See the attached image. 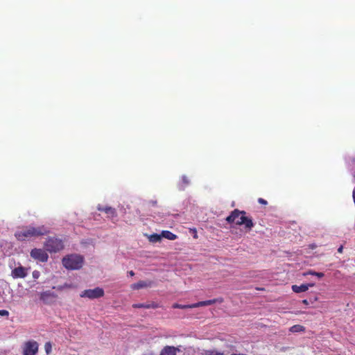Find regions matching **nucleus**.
Returning a JSON list of instances; mask_svg holds the SVG:
<instances>
[{
  "mask_svg": "<svg viewBox=\"0 0 355 355\" xmlns=\"http://www.w3.org/2000/svg\"><path fill=\"white\" fill-rule=\"evenodd\" d=\"M162 237H164L171 241H173L178 238L176 234L168 230H164L162 232Z\"/></svg>",
  "mask_w": 355,
  "mask_h": 355,
  "instance_id": "15",
  "label": "nucleus"
},
{
  "mask_svg": "<svg viewBox=\"0 0 355 355\" xmlns=\"http://www.w3.org/2000/svg\"><path fill=\"white\" fill-rule=\"evenodd\" d=\"M0 315L1 316H8L9 312L7 310H4V309L0 310Z\"/></svg>",
  "mask_w": 355,
  "mask_h": 355,
  "instance_id": "24",
  "label": "nucleus"
},
{
  "mask_svg": "<svg viewBox=\"0 0 355 355\" xmlns=\"http://www.w3.org/2000/svg\"><path fill=\"white\" fill-rule=\"evenodd\" d=\"M49 230L44 225L39 227L27 226L15 233V236L19 241L29 240L33 237L46 235Z\"/></svg>",
  "mask_w": 355,
  "mask_h": 355,
  "instance_id": "1",
  "label": "nucleus"
},
{
  "mask_svg": "<svg viewBox=\"0 0 355 355\" xmlns=\"http://www.w3.org/2000/svg\"><path fill=\"white\" fill-rule=\"evenodd\" d=\"M62 286H58V290H62Z\"/></svg>",
  "mask_w": 355,
  "mask_h": 355,
  "instance_id": "31",
  "label": "nucleus"
},
{
  "mask_svg": "<svg viewBox=\"0 0 355 355\" xmlns=\"http://www.w3.org/2000/svg\"><path fill=\"white\" fill-rule=\"evenodd\" d=\"M302 302L305 305H308L309 304V302L307 300H303Z\"/></svg>",
  "mask_w": 355,
  "mask_h": 355,
  "instance_id": "28",
  "label": "nucleus"
},
{
  "mask_svg": "<svg viewBox=\"0 0 355 355\" xmlns=\"http://www.w3.org/2000/svg\"><path fill=\"white\" fill-rule=\"evenodd\" d=\"M97 209L98 211L105 212L107 215V217L110 218L112 219L117 216L116 209L112 207H109V206L103 207L101 205H98Z\"/></svg>",
  "mask_w": 355,
  "mask_h": 355,
  "instance_id": "11",
  "label": "nucleus"
},
{
  "mask_svg": "<svg viewBox=\"0 0 355 355\" xmlns=\"http://www.w3.org/2000/svg\"><path fill=\"white\" fill-rule=\"evenodd\" d=\"M162 234H151L150 236H149V241L152 242V243H157V242H159L161 240H162Z\"/></svg>",
  "mask_w": 355,
  "mask_h": 355,
  "instance_id": "17",
  "label": "nucleus"
},
{
  "mask_svg": "<svg viewBox=\"0 0 355 355\" xmlns=\"http://www.w3.org/2000/svg\"><path fill=\"white\" fill-rule=\"evenodd\" d=\"M205 306V301L198 302L197 303L191 304L192 309L197 308L200 306Z\"/></svg>",
  "mask_w": 355,
  "mask_h": 355,
  "instance_id": "23",
  "label": "nucleus"
},
{
  "mask_svg": "<svg viewBox=\"0 0 355 355\" xmlns=\"http://www.w3.org/2000/svg\"><path fill=\"white\" fill-rule=\"evenodd\" d=\"M172 308L187 309H192V306H191V304H180L178 303H175L172 305Z\"/></svg>",
  "mask_w": 355,
  "mask_h": 355,
  "instance_id": "19",
  "label": "nucleus"
},
{
  "mask_svg": "<svg viewBox=\"0 0 355 355\" xmlns=\"http://www.w3.org/2000/svg\"><path fill=\"white\" fill-rule=\"evenodd\" d=\"M194 232H195V234H194L193 237L197 238V233H196V230H194Z\"/></svg>",
  "mask_w": 355,
  "mask_h": 355,
  "instance_id": "30",
  "label": "nucleus"
},
{
  "mask_svg": "<svg viewBox=\"0 0 355 355\" xmlns=\"http://www.w3.org/2000/svg\"><path fill=\"white\" fill-rule=\"evenodd\" d=\"M45 250L49 252H58L64 248L62 241L55 237H49L44 244Z\"/></svg>",
  "mask_w": 355,
  "mask_h": 355,
  "instance_id": "4",
  "label": "nucleus"
},
{
  "mask_svg": "<svg viewBox=\"0 0 355 355\" xmlns=\"http://www.w3.org/2000/svg\"><path fill=\"white\" fill-rule=\"evenodd\" d=\"M44 350L46 353V354H49L51 353L52 351V345L51 342H46L44 344Z\"/></svg>",
  "mask_w": 355,
  "mask_h": 355,
  "instance_id": "21",
  "label": "nucleus"
},
{
  "mask_svg": "<svg viewBox=\"0 0 355 355\" xmlns=\"http://www.w3.org/2000/svg\"><path fill=\"white\" fill-rule=\"evenodd\" d=\"M84 262L83 257L78 254H70L63 257L62 265L68 270H78Z\"/></svg>",
  "mask_w": 355,
  "mask_h": 355,
  "instance_id": "3",
  "label": "nucleus"
},
{
  "mask_svg": "<svg viewBox=\"0 0 355 355\" xmlns=\"http://www.w3.org/2000/svg\"><path fill=\"white\" fill-rule=\"evenodd\" d=\"M258 202L260 204H262V205H267L268 204V202L266 200H264L263 198H259L258 199Z\"/></svg>",
  "mask_w": 355,
  "mask_h": 355,
  "instance_id": "25",
  "label": "nucleus"
},
{
  "mask_svg": "<svg viewBox=\"0 0 355 355\" xmlns=\"http://www.w3.org/2000/svg\"><path fill=\"white\" fill-rule=\"evenodd\" d=\"M222 302H223V297H218V298H215L213 300H209L205 301V306H209V305H211V304H214L216 303H222Z\"/></svg>",
  "mask_w": 355,
  "mask_h": 355,
  "instance_id": "18",
  "label": "nucleus"
},
{
  "mask_svg": "<svg viewBox=\"0 0 355 355\" xmlns=\"http://www.w3.org/2000/svg\"><path fill=\"white\" fill-rule=\"evenodd\" d=\"M202 355H224L223 352H218L217 350H205L202 353Z\"/></svg>",
  "mask_w": 355,
  "mask_h": 355,
  "instance_id": "20",
  "label": "nucleus"
},
{
  "mask_svg": "<svg viewBox=\"0 0 355 355\" xmlns=\"http://www.w3.org/2000/svg\"><path fill=\"white\" fill-rule=\"evenodd\" d=\"M290 331L292 333H298L305 331V327L300 324H295L290 328Z\"/></svg>",
  "mask_w": 355,
  "mask_h": 355,
  "instance_id": "16",
  "label": "nucleus"
},
{
  "mask_svg": "<svg viewBox=\"0 0 355 355\" xmlns=\"http://www.w3.org/2000/svg\"><path fill=\"white\" fill-rule=\"evenodd\" d=\"M343 245H340L338 249V253H342L343 252Z\"/></svg>",
  "mask_w": 355,
  "mask_h": 355,
  "instance_id": "27",
  "label": "nucleus"
},
{
  "mask_svg": "<svg viewBox=\"0 0 355 355\" xmlns=\"http://www.w3.org/2000/svg\"><path fill=\"white\" fill-rule=\"evenodd\" d=\"M313 284H301L300 286L297 285H293L292 286V290L293 292L296 293H300L302 292L306 291L309 287L313 286Z\"/></svg>",
  "mask_w": 355,
  "mask_h": 355,
  "instance_id": "13",
  "label": "nucleus"
},
{
  "mask_svg": "<svg viewBox=\"0 0 355 355\" xmlns=\"http://www.w3.org/2000/svg\"><path fill=\"white\" fill-rule=\"evenodd\" d=\"M159 306L158 304L153 302L151 303H147V304H134L132 305L133 308H144V309H157Z\"/></svg>",
  "mask_w": 355,
  "mask_h": 355,
  "instance_id": "14",
  "label": "nucleus"
},
{
  "mask_svg": "<svg viewBox=\"0 0 355 355\" xmlns=\"http://www.w3.org/2000/svg\"><path fill=\"white\" fill-rule=\"evenodd\" d=\"M28 275V269L25 267L19 266L14 268L11 272V276L14 279L24 278Z\"/></svg>",
  "mask_w": 355,
  "mask_h": 355,
  "instance_id": "9",
  "label": "nucleus"
},
{
  "mask_svg": "<svg viewBox=\"0 0 355 355\" xmlns=\"http://www.w3.org/2000/svg\"><path fill=\"white\" fill-rule=\"evenodd\" d=\"M154 282L151 280H141L131 285L133 290H139L144 288H150L154 285Z\"/></svg>",
  "mask_w": 355,
  "mask_h": 355,
  "instance_id": "10",
  "label": "nucleus"
},
{
  "mask_svg": "<svg viewBox=\"0 0 355 355\" xmlns=\"http://www.w3.org/2000/svg\"><path fill=\"white\" fill-rule=\"evenodd\" d=\"M179 351L178 347L166 345L161 350L159 355H176Z\"/></svg>",
  "mask_w": 355,
  "mask_h": 355,
  "instance_id": "12",
  "label": "nucleus"
},
{
  "mask_svg": "<svg viewBox=\"0 0 355 355\" xmlns=\"http://www.w3.org/2000/svg\"><path fill=\"white\" fill-rule=\"evenodd\" d=\"M31 257L35 260L40 262H46L49 259V255L45 250L40 248H34L31 251Z\"/></svg>",
  "mask_w": 355,
  "mask_h": 355,
  "instance_id": "7",
  "label": "nucleus"
},
{
  "mask_svg": "<svg viewBox=\"0 0 355 355\" xmlns=\"http://www.w3.org/2000/svg\"><path fill=\"white\" fill-rule=\"evenodd\" d=\"M39 345L35 340L26 342L22 347L23 355H35L38 352Z\"/></svg>",
  "mask_w": 355,
  "mask_h": 355,
  "instance_id": "6",
  "label": "nucleus"
},
{
  "mask_svg": "<svg viewBox=\"0 0 355 355\" xmlns=\"http://www.w3.org/2000/svg\"><path fill=\"white\" fill-rule=\"evenodd\" d=\"M39 276H40L39 271L35 270V271L33 272V278L37 279V278L39 277Z\"/></svg>",
  "mask_w": 355,
  "mask_h": 355,
  "instance_id": "26",
  "label": "nucleus"
},
{
  "mask_svg": "<svg viewBox=\"0 0 355 355\" xmlns=\"http://www.w3.org/2000/svg\"><path fill=\"white\" fill-rule=\"evenodd\" d=\"M225 220L230 224L235 223L237 225H244L248 230H251L254 227L252 219L246 216L245 211H241L238 209L233 210Z\"/></svg>",
  "mask_w": 355,
  "mask_h": 355,
  "instance_id": "2",
  "label": "nucleus"
},
{
  "mask_svg": "<svg viewBox=\"0 0 355 355\" xmlns=\"http://www.w3.org/2000/svg\"><path fill=\"white\" fill-rule=\"evenodd\" d=\"M128 274L130 275V276L132 277L135 275V272L132 271V270H130L128 272Z\"/></svg>",
  "mask_w": 355,
  "mask_h": 355,
  "instance_id": "29",
  "label": "nucleus"
},
{
  "mask_svg": "<svg viewBox=\"0 0 355 355\" xmlns=\"http://www.w3.org/2000/svg\"><path fill=\"white\" fill-rule=\"evenodd\" d=\"M58 297L57 294L50 291L41 293L40 300L45 304H51Z\"/></svg>",
  "mask_w": 355,
  "mask_h": 355,
  "instance_id": "8",
  "label": "nucleus"
},
{
  "mask_svg": "<svg viewBox=\"0 0 355 355\" xmlns=\"http://www.w3.org/2000/svg\"><path fill=\"white\" fill-rule=\"evenodd\" d=\"M308 274L315 275V276L318 277V278H322L324 276V274L323 272H315V271H312V270L309 271Z\"/></svg>",
  "mask_w": 355,
  "mask_h": 355,
  "instance_id": "22",
  "label": "nucleus"
},
{
  "mask_svg": "<svg viewBox=\"0 0 355 355\" xmlns=\"http://www.w3.org/2000/svg\"><path fill=\"white\" fill-rule=\"evenodd\" d=\"M143 355H153L152 354H143Z\"/></svg>",
  "mask_w": 355,
  "mask_h": 355,
  "instance_id": "32",
  "label": "nucleus"
},
{
  "mask_svg": "<svg viewBox=\"0 0 355 355\" xmlns=\"http://www.w3.org/2000/svg\"><path fill=\"white\" fill-rule=\"evenodd\" d=\"M104 291L100 287L94 289H87L81 292L80 296L81 297H87L89 299H97L104 295Z\"/></svg>",
  "mask_w": 355,
  "mask_h": 355,
  "instance_id": "5",
  "label": "nucleus"
}]
</instances>
